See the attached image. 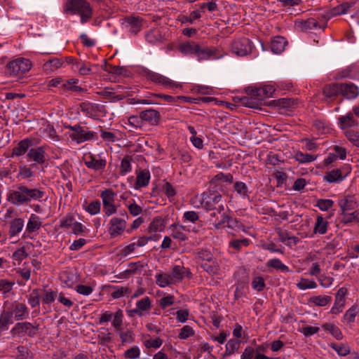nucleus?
<instances>
[{
  "instance_id": "18",
  "label": "nucleus",
  "mask_w": 359,
  "mask_h": 359,
  "mask_svg": "<svg viewBox=\"0 0 359 359\" xmlns=\"http://www.w3.org/2000/svg\"><path fill=\"white\" fill-rule=\"evenodd\" d=\"M84 163L87 168L94 170H104L107 165V161L104 159H96L95 156L90 154L84 160Z\"/></svg>"
},
{
  "instance_id": "48",
  "label": "nucleus",
  "mask_w": 359,
  "mask_h": 359,
  "mask_svg": "<svg viewBox=\"0 0 359 359\" xmlns=\"http://www.w3.org/2000/svg\"><path fill=\"white\" fill-rule=\"evenodd\" d=\"M110 287L114 290L111 294L114 299H119L131 292V290L128 287H118L116 286H111Z\"/></svg>"
},
{
  "instance_id": "40",
  "label": "nucleus",
  "mask_w": 359,
  "mask_h": 359,
  "mask_svg": "<svg viewBox=\"0 0 359 359\" xmlns=\"http://www.w3.org/2000/svg\"><path fill=\"white\" fill-rule=\"evenodd\" d=\"M341 222L348 224L351 222H359V209L353 212H345L342 215Z\"/></svg>"
},
{
  "instance_id": "57",
  "label": "nucleus",
  "mask_w": 359,
  "mask_h": 359,
  "mask_svg": "<svg viewBox=\"0 0 359 359\" xmlns=\"http://www.w3.org/2000/svg\"><path fill=\"white\" fill-rule=\"evenodd\" d=\"M201 267L209 274H217L219 271V266L218 263L213 262L212 264L205 263L201 265Z\"/></svg>"
},
{
  "instance_id": "9",
  "label": "nucleus",
  "mask_w": 359,
  "mask_h": 359,
  "mask_svg": "<svg viewBox=\"0 0 359 359\" xmlns=\"http://www.w3.org/2000/svg\"><path fill=\"white\" fill-rule=\"evenodd\" d=\"M140 117L143 121H145L153 126H158L161 118L160 112L154 109L142 111L140 112Z\"/></svg>"
},
{
  "instance_id": "7",
  "label": "nucleus",
  "mask_w": 359,
  "mask_h": 359,
  "mask_svg": "<svg viewBox=\"0 0 359 359\" xmlns=\"http://www.w3.org/2000/svg\"><path fill=\"white\" fill-rule=\"evenodd\" d=\"M68 128L73 131V133L70 135V137L77 143L93 140L96 134L89 130L88 128L83 127L79 124L73 126H69Z\"/></svg>"
},
{
  "instance_id": "54",
  "label": "nucleus",
  "mask_w": 359,
  "mask_h": 359,
  "mask_svg": "<svg viewBox=\"0 0 359 359\" xmlns=\"http://www.w3.org/2000/svg\"><path fill=\"white\" fill-rule=\"evenodd\" d=\"M250 243V241L248 238L243 239H235L229 242V247L235 249L237 251H240L243 246H248Z\"/></svg>"
},
{
  "instance_id": "13",
  "label": "nucleus",
  "mask_w": 359,
  "mask_h": 359,
  "mask_svg": "<svg viewBox=\"0 0 359 359\" xmlns=\"http://www.w3.org/2000/svg\"><path fill=\"white\" fill-rule=\"evenodd\" d=\"M340 90V83L326 84L323 88V94L327 101H334L339 95H341Z\"/></svg>"
},
{
  "instance_id": "22",
  "label": "nucleus",
  "mask_w": 359,
  "mask_h": 359,
  "mask_svg": "<svg viewBox=\"0 0 359 359\" xmlns=\"http://www.w3.org/2000/svg\"><path fill=\"white\" fill-rule=\"evenodd\" d=\"M287 41L281 36H275L271 42V50L274 53H280L285 49Z\"/></svg>"
},
{
  "instance_id": "23",
  "label": "nucleus",
  "mask_w": 359,
  "mask_h": 359,
  "mask_svg": "<svg viewBox=\"0 0 359 359\" xmlns=\"http://www.w3.org/2000/svg\"><path fill=\"white\" fill-rule=\"evenodd\" d=\"M338 203L341 210L342 215H344L345 212H348L349 210H352L357 208V203L353 197H346L340 199L338 201Z\"/></svg>"
},
{
  "instance_id": "31",
  "label": "nucleus",
  "mask_w": 359,
  "mask_h": 359,
  "mask_svg": "<svg viewBox=\"0 0 359 359\" xmlns=\"http://www.w3.org/2000/svg\"><path fill=\"white\" fill-rule=\"evenodd\" d=\"M338 120L342 129L351 128L358 124L357 121L355 120L351 113H348L346 116L339 117Z\"/></svg>"
},
{
  "instance_id": "28",
  "label": "nucleus",
  "mask_w": 359,
  "mask_h": 359,
  "mask_svg": "<svg viewBox=\"0 0 359 359\" xmlns=\"http://www.w3.org/2000/svg\"><path fill=\"white\" fill-rule=\"evenodd\" d=\"M42 225L39 216L32 214L27 224L26 230L28 233H33L39 230Z\"/></svg>"
},
{
  "instance_id": "3",
  "label": "nucleus",
  "mask_w": 359,
  "mask_h": 359,
  "mask_svg": "<svg viewBox=\"0 0 359 359\" xmlns=\"http://www.w3.org/2000/svg\"><path fill=\"white\" fill-rule=\"evenodd\" d=\"M222 196L216 192L207 191L203 194L201 205L207 211L216 210L219 214L224 210L222 203Z\"/></svg>"
},
{
  "instance_id": "12",
  "label": "nucleus",
  "mask_w": 359,
  "mask_h": 359,
  "mask_svg": "<svg viewBox=\"0 0 359 359\" xmlns=\"http://www.w3.org/2000/svg\"><path fill=\"white\" fill-rule=\"evenodd\" d=\"M346 173L343 175V172L341 169H334L331 171L327 172L324 176V180L329 182H337L343 180L345 176H346L351 172V167L348 165L345 166Z\"/></svg>"
},
{
  "instance_id": "44",
  "label": "nucleus",
  "mask_w": 359,
  "mask_h": 359,
  "mask_svg": "<svg viewBox=\"0 0 359 359\" xmlns=\"http://www.w3.org/2000/svg\"><path fill=\"white\" fill-rule=\"evenodd\" d=\"M273 102L276 103V106L282 108L292 107L297 104L296 100L287 97L280 98L278 100H273Z\"/></svg>"
},
{
  "instance_id": "19",
  "label": "nucleus",
  "mask_w": 359,
  "mask_h": 359,
  "mask_svg": "<svg viewBox=\"0 0 359 359\" xmlns=\"http://www.w3.org/2000/svg\"><path fill=\"white\" fill-rule=\"evenodd\" d=\"M274 91L275 88L273 86L267 85L262 88L252 89L250 94L251 96L257 97V100H262L265 97H269L272 96Z\"/></svg>"
},
{
  "instance_id": "20",
  "label": "nucleus",
  "mask_w": 359,
  "mask_h": 359,
  "mask_svg": "<svg viewBox=\"0 0 359 359\" xmlns=\"http://www.w3.org/2000/svg\"><path fill=\"white\" fill-rule=\"evenodd\" d=\"M9 311L13 312V315H15V319L17 321L26 319L29 316L27 306L24 303L15 302L13 304V311Z\"/></svg>"
},
{
  "instance_id": "49",
  "label": "nucleus",
  "mask_w": 359,
  "mask_h": 359,
  "mask_svg": "<svg viewBox=\"0 0 359 359\" xmlns=\"http://www.w3.org/2000/svg\"><path fill=\"white\" fill-rule=\"evenodd\" d=\"M294 158L301 163H310L316 159V156L314 155L304 154L302 151H297L294 155Z\"/></svg>"
},
{
  "instance_id": "21",
  "label": "nucleus",
  "mask_w": 359,
  "mask_h": 359,
  "mask_svg": "<svg viewBox=\"0 0 359 359\" xmlns=\"http://www.w3.org/2000/svg\"><path fill=\"white\" fill-rule=\"evenodd\" d=\"M32 145V141L28 138L20 141L17 146L12 149L11 156H20L25 154Z\"/></svg>"
},
{
  "instance_id": "53",
  "label": "nucleus",
  "mask_w": 359,
  "mask_h": 359,
  "mask_svg": "<svg viewBox=\"0 0 359 359\" xmlns=\"http://www.w3.org/2000/svg\"><path fill=\"white\" fill-rule=\"evenodd\" d=\"M235 191L243 197H249V191L247 185L243 182H236L233 185Z\"/></svg>"
},
{
  "instance_id": "4",
  "label": "nucleus",
  "mask_w": 359,
  "mask_h": 359,
  "mask_svg": "<svg viewBox=\"0 0 359 359\" xmlns=\"http://www.w3.org/2000/svg\"><path fill=\"white\" fill-rule=\"evenodd\" d=\"M39 324L29 322L17 323L11 330L13 337H23L27 334L29 337H34L39 329Z\"/></svg>"
},
{
  "instance_id": "61",
  "label": "nucleus",
  "mask_w": 359,
  "mask_h": 359,
  "mask_svg": "<svg viewBox=\"0 0 359 359\" xmlns=\"http://www.w3.org/2000/svg\"><path fill=\"white\" fill-rule=\"evenodd\" d=\"M123 311L121 309H118L114 316V319L112 321V326H114L116 330L121 329L123 324Z\"/></svg>"
},
{
  "instance_id": "33",
  "label": "nucleus",
  "mask_w": 359,
  "mask_h": 359,
  "mask_svg": "<svg viewBox=\"0 0 359 359\" xmlns=\"http://www.w3.org/2000/svg\"><path fill=\"white\" fill-rule=\"evenodd\" d=\"M266 266L269 268H273L282 272H290L291 271L287 266L284 264L279 259H269Z\"/></svg>"
},
{
  "instance_id": "41",
  "label": "nucleus",
  "mask_w": 359,
  "mask_h": 359,
  "mask_svg": "<svg viewBox=\"0 0 359 359\" xmlns=\"http://www.w3.org/2000/svg\"><path fill=\"white\" fill-rule=\"evenodd\" d=\"M330 346L341 356H346L351 352L349 346L344 344L332 343Z\"/></svg>"
},
{
  "instance_id": "59",
  "label": "nucleus",
  "mask_w": 359,
  "mask_h": 359,
  "mask_svg": "<svg viewBox=\"0 0 359 359\" xmlns=\"http://www.w3.org/2000/svg\"><path fill=\"white\" fill-rule=\"evenodd\" d=\"M302 28L304 30L313 29L317 28H324V27L320 26L316 19L309 18L307 20L303 22L302 23Z\"/></svg>"
},
{
  "instance_id": "38",
  "label": "nucleus",
  "mask_w": 359,
  "mask_h": 359,
  "mask_svg": "<svg viewBox=\"0 0 359 359\" xmlns=\"http://www.w3.org/2000/svg\"><path fill=\"white\" fill-rule=\"evenodd\" d=\"M115 196L116 194L111 189H107L102 191L100 194V197L102 200L103 205L114 203Z\"/></svg>"
},
{
  "instance_id": "30",
  "label": "nucleus",
  "mask_w": 359,
  "mask_h": 359,
  "mask_svg": "<svg viewBox=\"0 0 359 359\" xmlns=\"http://www.w3.org/2000/svg\"><path fill=\"white\" fill-rule=\"evenodd\" d=\"M165 229L164 220L161 217H156L153 219L148 227V232L153 233L163 231Z\"/></svg>"
},
{
  "instance_id": "24",
  "label": "nucleus",
  "mask_w": 359,
  "mask_h": 359,
  "mask_svg": "<svg viewBox=\"0 0 359 359\" xmlns=\"http://www.w3.org/2000/svg\"><path fill=\"white\" fill-rule=\"evenodd\" d=\"M62 64V58L53 57L44 63L43 69L46 74H50L61 67Z\"/></svg>"
},
{
  "instance_id": "51",
  "label": "nucleus",
  "mask_w": 359,
  "mask_h": 359,
  "mask_svg": "<svg viewBox=\"0 0 359 359\" xmlns=\"http://www.w3.org/2000/svg\"><path fill=\"white\" fill-rule=\"evenodd\" d=\"M348 292V290L342 287L339 288L335 295V304L339 305V307H343L345 304V296Z\"/></svg>"
},
{
  "instance_id": "58",
  "label": "nucleus",
  "mask_w": 359,
  "mask_h": 359,
  "mask_svg": "<svg viewBox=\"0 0 359 359\" xmlns=\"http://www.w3.org/2000/svg\"><path fill=\"white\" fill-rule=\"evenodd\" d=\"M130 161L131 157L129 156H127L122 159L120 168V173L122 175H125L131 170Z\"/></svg>"
},
{
  "instance_id": "11",
  "label": "nucleus",
  "mask_w": 359,
  "mask_h": 359,
  "mask_svg": "<svg viewBox=\"0 0 359 359\" xmlns=\"http://www.w3.org/2000/svg\"><path fill=\"white\" fill-rule=\"evenodd\" d=\"M124 22L127 23V27L129 32L136 35L140 32L142 28L143 19L139 16L130 15L126 16L123 19Z\"/></svg>"
},
{
  "instance_id": "63",
  "label": "nucleus",
  "mask_w": 359,
  "mask_h": 359,
  "mask_svg": "<svg viewBox=\"0 0 359 359\" xmlns=\"http://www.w3.org/2000/svg\"><path fill=\"white\" fill-rule=\"evenodd\" d=\"M17 350V359H32V353L27 347L24 346H18Z\"/></svg>"
},
{
  "instance_id": "32",
  "label": "nucleus",
  "mask_w": 359,
  "mask_h": 359,
  "mask_svg": "<svg viewBox=\"0 0 359 359\" xmlns=\"http://www.w3.org/2000/svg\"><path fill=\"white\" fill-rule=\"evenodd\" d=\"M156 284L161 287H165L175 284L171 276L168 273H159L156 275Z\"/></svg>"
},
{
  "instance_id": "5",
  "label": "nucleus",
  "mask_w": 359,
  "mask_h": 359,
  "mask_svg": "<svg viewBox=\"0 0 359 359\" xmlns=\"http://www.w3.org/2000/svg\"><path fill=\"white\" fill-rule=\"evenodd\" d=\"M6 73L10 76L25 74L30 70L32 62L23 57L17 58L6 65Z\"/></svg>"
},
{
  "instance_id": "50",
  "label": "nucleus",
  "mask_w": 359,
  "mask_h": 359,
  "mask_svg": "<svg viewBox=\"0 0 359 359\" xmlns=\"http://www.w3.org/2000/svg\"><path fill=\"white\" fill-rule=\"evenodd\" d=\"M297 287L299 290H306V289H314L317 287L316 283L313 280H309L307 278H302L300 281L297 283Z\"/></svg>"
},
{
  "instance_id": "16",
  "label": "nucleus",
  "mask_w": 359,
  "mask_h": 359,
  "mask_svg": "<svg viewBox=\"0 0 359 359\" xmlns=\"http://www.w3.org/2000/svg\"><path fill=\"white\" fill-rule=\"evenodd\" d=\"M341 95L346 99H354L359 95V88L352 83H340Z\"/></svg>"
},
{
  "instance_id": "6",
  "label": "nucleus",
  "mask_w": 359,
  "mask_h": 359,
  "mask_svg": "<svg viewBox=\"0 0 359 359\" xmlns=\"http://www.w3.org/2000/svg\"><path fill=\"white\" fill-rule=\"evenodd\" d=\"M142 75L148 80L156 84H161L165 88H181L182 86L177 83L168 78L154 72H152L147 68L142 70Z\"/></svg>"
},
{
  "instance_id": "47",
  "label": "nucleus",
  "mask_w": 359,
  "mask_h": 359,
  "mask_svg": "<svg viewBox=\"0 0 359 359\" xmlns=\"http://www.w3.org/2000/svg\"><path fill=\"white\" fill-rule=\"evenodd\" d=\"M41 295L39 289H34L29 294L28 297V302L32 308L36 307L40 304Z\"/></svg>"
},
{
  "instance_id": "10",
  "label": "nucleus",
  "mask_w": 359,
  "mask_h": 359,
  "mask_svg": "<svg viewBox=\"0 0 359 359\" xmlns=\"http://www.w3.org/2000/svg\"><path fill=\"white\" fill-rule=\"evenodd\" d=\"M109 224V232L112 237L121 235L126 227V220L118 217L111 218Z\"/></svg>"
},
{
  "instance_id": "45",
  "label": "nucleus",
  "mask_w": 359,
  "mask_h": 359,
  "mask_svg": "<svg viewBox=\"0 0 359 359\" xmlns=\"http://www.w3.org/2000/svg\"><path fill=\"white\" fill-rule=\"evenodd\" d=\"M136 306L141 313H144V311H147L151 309V301L149 297H144L137 302Z\"/></svg>"
},
{
  "instance_id": "46",
  "label": "nucleus",
  "mask_w": 359,
  "mask_h": 359,
  "mask_svg": "<svg viewBox=\"0 0 359 359\" xmlns=\"http://www.w3.org/2000/svg\"><path fill=\"white\" fill-rule=\"evenodd\" d=\"M145 39L149 43L155 44L161 40V34L156 29H150L146 34Z\"/></svg>"
},
{
  "instance_id": "26",
  "label": "nucleus",
  "mask_w": 359,
  "mask_h": 359,
  "mask_svg": "<svg viewBox=\"0 0 359 359\" xmlns=\"http://www.w3.org/2000/svg\"><path fill=\"white\" fill-rule=\"evenodd\" d=\"M150 180V173L149 170H141L137 175L135 188L139 189L148 185Z\"/></svg>"
},
{
  "instance_id": "35",
  "label": "nucleus",
  "mask_w": 359,
  "mask_h": 359,
  "mask_svg": "<svg viewBox=\"0 0 359 359\" xmlns=\"http://www.w3.org/2000/svg\"><path fill=\"white\" fill-rule=\"evenodd\" d=\"M328 222L322 216H318L314 226V233L325 234L327 232Z\"/></svg>"
},
{
  "instance_id": "15",
  "label": "nucleus",
  "mask_w": 359,
  "mask_h": 359,
  "mask_svg": "<svg viewBox=\"0 0 359 359\" xmlns=\"http://www.w3.org/2000/svg\"><path fill=\"white\" fill-rule=\"evenodd\" d=\"M218 50L216 48H208V46H201L199 45L198 51L197 53V57L200 60H209V59H218L222 55L217 56Z\"/></svg>"
},
{
  "instance_id": "17",
  "label": "nucleus",
  "mask_w": 359,
  "mask_h": 359,
  "mask_svg": "<svg viewBox=\"0 0 359 359\" xmlns=\"http://www.w3.org/2000/svg\"><path fill=\"white\" fill-rule=\"evenodd\" d=\"M46 151L43 147L32 148L29 150L27 156L38 164H43L46 161Z\"/></svg>"
},
{
  "instance_id": "25",
  "label": "nucleus",
  "mask_w": 359,
  "mask_h": 359,
  "mask_svg": "<svg viewBox=\"0 0 359 359\" xmlns=\"http://www.w3.org/2000/svg\"><path fill=\"white\" fill-rule=\"evenodd\" d=\"M199 44L194 41H188L180 45L179 50L185 55H195L198 51Z\"/></svg>"
},
{
  "instance_id": "34",
  "label": "nucleus",
  "mask_w": 359,
  "mask_h": 359,
  "mask_svg": "<svg viewBox=\"0 0 359 359\" xmlns=\"http://www.w3.org/2000/svg\"><path fill=\"white\" fill-rule=\"evenodd\" d=\"M231 210L226 207L224 210L220 213L221 219L214 224V226L216 229L226 227L231 217Z\"/></svg>"
},
{
  "instance_id": "29",
  "label": "nucleus",
  "mask_w": 359,
  "mask_h": 359,
  "mask_svg": "<svg viewBox=\"0 0 359 359\" xmlns=\"http://www.w3.org/2000/svg\"><path fill=\"white\" fill-rule=\"evenodd\" d=\"M147 97H149V98L158 97V98H161L165 102H170V103H171V102H177L180 100H185V101H187V100H188V97H184V96L173 97V96H171V95H165V94H162V93H149L147 96Z\"/></svg>"
},
{
  "instance_id": "52",
  "label": "nucleus",
  "mask_w": 359,
  "mask_h": 359,
  "mask_svg": "<svg viewBox=\"0 0 359 359\" xmlns=\"http://www.w3.org/2000/svg\"><path fill=\"white\" fill-rule=\"evenodd\" d=\"M128 124L130 126L129 130L132 131L133 129L141 128L143 125V121L141 118L140 115L139 116H130L128 118Z\"/></svg>"
},
{
  "instance_id": "62",
  "label": "nucleus",
  "mask_w": 359,
  "mask_h": 359,
  "mask_svg": "<svg viewBox=\"0 0 359 359\" xmlns=\"http://www.w3.org/2000/svg\"><path fill=\"white\" fill-rule=\"evenodd\" d=\"M100 202L99 201H94L90 202L85 210L90 215H96L100 211Z\"/></svg>"
},
{
  "instance_id": "37",
  "label": "nucleus",
  "mask_w": 359,
  "mask_h": 359,
  "mask_svg": "<svg viewBox=\"0 0 359 359\" xmlns=\"http://www.w3.org/2000/svg\"><path fill=\"white\" fill-rule=\"evenodd\" d=\"M13 312L3 311L0 315V331L7 330V325L12 323Z\"/></svg>"
},
{
  "instance_id": "14",
  "label": "nucleus",
  "mask_w": 359,
  "mask_h": 359,
  "mask_svg": "<svg viewBox=\"0 0 359 359\" xmlns=\"http://www.w3.org/2000/svg\"><path fill=\"white\" fill-rule=\"evenodd\" d=\"M170 275L175 283L182 282L185 276L190 278L192 274L189 269L184 267L183 265H175Z\"/></svg>"
},
{
  "instance_id": "42",
  "label": "nucleus",
  "mask_w": 359,
  "mask_h": 359,
  "mask_svg": "<svg viewBox=\"0 0 359 359\" xmlns=\"http://www.w3.org/2000/svg\"><path fill=\"white\" fill-rule=\"evenodd\" d=\"M111 334L107 328L102 327L100 329V333L97 335L98 343L101 345H104L111 340Z\"/></svg>"
},
{
  "instance_id": "39",
  "label": "nucleus",
  "mask_w": 359,
  "mask_h": 359,
  "mask_svg": "<svg viewBox=\"0 0 359 359\" xmlns=\"http://www.w3.org/2000/svg\"><path fill=\"white\" fill-rule=\"evenodd\" d=\"M322 327L325 330L329 331L337 339L339 340L342 339V333L339 327L336 325L330 323H325L322 325Z\"/></svg>"
},
{
  "instance_id": "2",
  "label": "nucleus",
  "mask_w": 359,
  "mask_h": 359,
  "mask_svg": "<svg viewBox=\"0 0 359 359\" xmlns=\"http://www.w3.org/2000/svg\"><path fill=\"white\" fill-rule=\"evenodd\" d=\"M64 12L72 15L79 14L82 24L88 22L93 17V8L86 0H68Z\"/></svg>"
},
{
  "instance_id": "36",
  "label": "nucleus",
  "mask_w": 359,
  "mask_h": 359,
  "mask_svg": "<svg viewBox=\"0 0 359 359\" xmlns=\"http://www.w3.org/2000/svg\"><path fill=\"white\" fill-rule=\"evenodd\" d=\"M332 299L330 296L327 295H318L311 297L309 299V302L317 306H325L332 302Z\"/></svg>"
},
{
  "instance_id": "1",
  "label": "nucleus",
  "mask_w": 359,
  "mask_h": 359,
  "mask_svg": "<svg viewBox=\"0 0 359 359\" xmlns=\"http://www.w3.org/2000/svg\"><path fill=\"white\" fill-rule=\"evenodd\" d=\"M45 192L39 189L29 188L27 186L20 184L16 189L11 190L7 195V200L13 205L19 206L28 205L31 201H41Z\"/></svg>"
},
{
  "instance_id": "60",
  "label": "nucleus",
  "mask_w": 359,
  "mask_h": 359,
  "mask_svg": "<svg viewBox=\"0 0 359 359\" xmlns=\"http://www.w3.org/2000/svg\"><path fill=\"white\" fill-rule=\"evenodd\" d=\"M140 355V348L137 346H134L124 352V357L126 359H136Z\"/></svg>"
},
{
  "instance_id": "27",
  "label": "nucleus",
  "mask_w": 359,
  "mask_h": 359,
  "mask_svg": "<svg viewBox=\"0 0 359 359\" xmlns=\"http://www.w3.org/2000/svg\"><path fill=\"white\" fill-rule=\"evenodd\" d=\"M24 226V220L22 218H15L10 222L9 236L13 237L18 234Z\"/></svg>"
},
{
  "instance_id": "56",
  "label": "nucleus",
  "mask_w": 359,
  "mask_h": 359,
  "mask_svg": "<svg viewBox=\"0 0 359 359\" xmlns=\"http://www.w3.org/2000/svg\"><path fill=\"white\" fill-rule=\"evenodd\" d=\"M223 180L226 182L232 183L233 182V175L230 173L224 174L223 172H219L215 175L212 180L210 181V184H215L217 181Z\"/></svg>"
},
{
  "instance_id": "43",
  "label": "nucleus",
  "mask_w": 359,
  "mask_h": 359,
  "mask_svg": "<svg viewBox=\"0 0 359 359\" xmlns=\"http://www.w3.org/2000/svg\"><path fill=\"white\" fill-rule=\"evenodd\" d=\"M100 95H101L104 99L111 100L114 102L122 100L126 97L123 94L117 95L114 92L110 91L107 88L104 90L100 92Z\"/></svg>"
},
{
  "instance_id": "64",
  "label": "nucleus",
  "mask_w": 359,
  "mask_h": 359,
  "mask_svg": "<svg viewBox=\"0 0 359 359\" xmlns=\"http://www.w3.org/2000/svg\"><path fill=\"white\" fill-rule=\"evenodd\" d=\"M334 204V201L330 199H318L316 202V206L323 211H327Z\"/></svg>"
},
{
  "instance_id": "55",
  "label": "nucleus",
  "mask_w": 359,
  "mask_h": 359,
  "mask_svg": "<svg viewBox=\"0 0 359 359\" xmlns=\"http://www.w3.org/2000/svg\"><path fill=\"white\" fill-rule=\"evenodd\" d=\"M345 136L354 146L359 147V132L347 130L345 132Z\"/></svg>"
},
{
  "instance_id": "8",
  "label": "nucleus",
  "mask_w": 359,
  "mask_h": 359,
  "mask_svg": "<svg viewBox=\"0 0 359 359\" xmlns=\"http://www.w3.org/2000/svg\"><path fill=\"white\" fill-rule=\"evenodd\" d=\"M252 43L248 38L234 40L231 44V53L238 56H245L252 52Z\"/></svg>"
}]
</instances>
